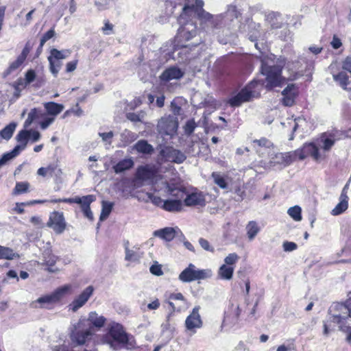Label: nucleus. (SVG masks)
<instances>
[{"label":"nucleus","mask_w":351,"mask_h":351,"mask_svg":"<svg viewBox=\"0 0 351 351\" xmlns=\"http://www.w3.org/2000/svg\"><path fill=\"white\" fill-rule=\"evenodd\" d=\"M285 64V58H276L274 54L262 58L261 72L265 77L267 89L271 90L285 84V77L282 75V69Z\"/></svg>","instance_id":"1"},{"label":"nucleus","mask_w":351,"mask_h":351,"mask_svg":"<svg viewBox=\"0 0 351 351\" xmlns=\"http://www.w3.org/2000/svg\"><path fill=\"white\" fill-rule=\"evenodd\" d=\"M263 84L259 81L254 80L242 88L237 95L232 96L228 100V104L232 107H239L243 103L248 102L254 98H257L261 95Z\"/></svg>","instance_id":"2"},{"label":"nucleus","mask_w":351,"mask_h":351,"mask_svg":"<svg viewBox=\"0 0 351 351\" xmlns=\"http://www.w3.org/2000/svg\"><path fill=\"white\" fill-rule=\"evenodd\" d=\"M331 316L330 320L339 326L341 330H345L344 324L346 323V319L351 317V302H350V297L345 304L337 303L335 304L330 308Z\"/></svg>","instance_id":"3"},{"label":"nucleus","mask_w":351,"mask_h":351,"mask_svg":"<svg viewBox=\"0 0 351 351\" xmlns=\"http://www.w3.org/2000/svg\"><path fill=\"white\" fill-rule=\"evenodd\" d=\"M213 271L210 269H199L193 263H190L179 275V280L182 282H191L195 280L211 278Z\"/></svg>","instance_id":"4"},{"label":"nucleus","mask_w":351,"mask_h":351,"mask_svg":"<svg viewBox=\"0 0 351 351\" xmlns=\"http://www.w3.org/2000/svg\"><path fill=\"white\" fill-rule=\"evenodd\" d=\"M136 176L139 180L148 182L152 184H156L161 181L164 185H167V180L163 181V177L158 173V167L156 165H147L141 166L136 171Z\"/></svg>","instance_id":"5"},{"label":"nucleus","mask_w":351,"mask_h":351,"mask_svg":"<svg viewBox=\"0 0 351 351\" xmlns=\"http://www.w3.org/2000/svg\"><path fill=\"white\" fill-rule=\"evenodd\" d=\"M92 335L90 328L87 327V322L82 319L73 326L71 330V339L78 345H84L87 339Z\"/></svg>","instance_id":"6"},{"label":"nucleus","mask_w":351,"mask_h":351,"mask_svg":"<svg viewBox=\"0 0 351 351\" xmlns=\"http://www.w3.org/2000/svg\"><path fill=\"white\" fill-rule=\"evenodd\" d=\"M178 121L176 117L171 115L161 117L157 124V131L162 136H173L177 132Z\"/></svg>","instance_id":"7"},{"label":"nucleus","mask_w":351,"mask_h":351,"mask_svg":"<svg viewBox=\"0 0 351 351\" xmlns=\"http://www.w3.org/2000/svg\"><path fill=\"white\" fill-rule=\"evenodd\" d=\"M342 134L339 131L324 132L316 140V144L324 152H329L335 143L341 139Z\"/></svg>","instance_id":"8"},{"label":"nucleus","mask_w":351,"mask_h":351,"mask_svg":"<svg viewBox=\"0 0 351 351\" xmlns=\"http://www.w3.org/2000/svg\"><path fill=\"white\" fill-rule=\"evenodd\" d=\"M199 309L200 307L199 306L194 307L185 320L186 330L190 332L191 335L195 334L197 330L201 328L203 325V322L199 315Z\"/></svg>","instance_id":"9"},{"label":"nucleus","mask_w":351,"mask_h":351,"mask_svg":"<svg viewBox=\"0 0 351 351\" xmlns=\"http://www.w3.org/2000/svg\"><path fill=\"white\" fill-rule=\"evenodd\" d=\"M294 155L301 160L308 156H311L317 161L321 158V154L316 142L304 144L301 149L294 152Z\"/></svg>","instance_id":"10"},{"label":"nucleus","mask_w":351,"mask_h":351,"mask_svg":"<svg viewBox=\"0 0 351 351\" xmlns=\"http://www.w3.org/2000/svg\"><path fill=\"white\" fill-rule=\"evenodd\" d=\"M66 226L63 213L53 211L50 214L47 226L53 229L56 234L62 233L66 228Z\"/></svg>","instance_id":"11"},{"label":"nucleus","mask_w":351,"mask_h":351,"mask_svg":"<svg viewBox=\"0 0 351 351\" xmlns=\"http://www.w3.org/2000/svg\"><path fill=\"white\" fill-rule=\"evenodd\" d=\"M94 291L93 286L87 287L69 305V308L73 312H76L82 307L89 298L92 296Z\"/></svg>","instance_id":"12"},{"label":"nucleus","mask_w":351,"mask_h":351,"mask_svg":"<svg viewBox=\"0 0 351 351\" xmlns=\"http://www.w3.org/2000/svg\"><path fill=\"white\" fill-rule=\"evenodd\" d=\"M165 160L180 164L183 162L186 157L181 151L172 147H167L160 152Z\"/></svg>","instance_id":"13"},{"label":"nucleus","mask_w":351,"mask_h":351,"mask_svg":"<svg viewBox=\"0 0 351 351\" xmlns=\"http://www.w3.org/2000/svg\"><path fill=\"white\" fill-rule=\"evenodd\" d=\"M295 156L293 152L286 153H276L274 156L271 157L269 164L270 166L274 167L276 165H289L295 159Z\"/></svg>","instance_id":"14"},{"label":"nucleus","mask_w":351,"mask_h":351,"mask_svg":"<svg viewBox=\"0 0 351 351\" xmlns=\"http://www.w3.org/2000/svg\"><path fill=\"white\" fill-rule=\"evenodd\" d=\"M109 334L112 339L122 344H125L128 341L127 333L123 330V326L117 323H113L110 328Z\"/></svg>","instance_id":"15"},{"label":"nucleus","mask_w":351,"mask_h":351,"mask_svg":"<svg viewBox=\"0 0 351 351\" xmlns=\"http://www.w3.org/2000/svg\"><path fill=\"white\" fill-rule=\"evenodd\" d=\"M197 15L201 21L208 22L214 28H217L223 19V14L213 16L204 9L197 11Z\"/></svg>","instance_id":"16"},{"label":"nucleus","mask_w":351,"mask_h":351,"mask_svg":"<svg viewBox=\"0 0 351 351\" xmlns=\"http://www.w3.org/2000/svg\"><path fill=\"white\" fill-rule=\"evenodd\" d=\"M206 199L204 195L202 192H193L188 194L184 199V204L187 206L205 205Z\"/></svg>","instance_id":"17"},{"label":"nucleus","mask_w":351,"mask_h":351,"mask_svg":"<svg viewBox=\"0 0 351 351\" xmlns=\"http://www.w3.org/2000/svg\"><path fill=\"white\" fill-rule=\"evenodd\" d=\"M178 231V228L166 227L155 230L153 235L166 241H171L175 238Z\"/></svg>","instance_id":"18"},{"label":"nucleus","mask_w":351,"mask_h":351,"mask_svg":"<svg viewBox=\"0 0 351 351\" xmlns=\"http://www.w3.org/2000/svg\"><path fill=\"white\" fill-rule=\"evenodd\" d=\"M297 89L294 84L288 85L282 92V104L286 106H291L295 101Z\"/></svg>","instance_id":"19"},{"label":"nucleus","mask_w":351,"mask_h":351,"mask_svg":"<svg viewBox=\"0 0 351 351\" xmlns=\"http://www.w3.org/2000/svg\"><path fill=\"white\" fill-rule=\"evenodd\" d=\"M125 260L130 262H137L143 256V252L139 247L133 246L132 248L128 247V242L125 244Z\"/></svg>","instance_id":"20"},{"label":"nucleus","mask_w":351,"mask_h":351,"mask_svg":"<svg viewBox=\"0 0 351 351\" xmlns=\"http://www.w3.org/2000/svg\"><path fill=\"white\" fill-rule=\"evenodd\" d=\"M95 196L93 195H85L84 196L83 202L80 204L82 211L83 212L84 216L90 221H93L94 217L93 212L90 210V205L92 202H95Z\"/></svg>","instance_id":"21"},{"label":"nucleus","mask_w":351,"mask_h":351,"mask_svg":"<svg viewBox=\"0 0 351 351\" xmlns=\"http://www.w3.org/2000/svg\"><path fill=\"white\" fill-rule=\"evenodd\" d=\"M184 73L177 67H170L166 69L160 75L162 81H170L172 80H178L183 76Z\"/></svg>","instance_id":"22"},{"label":"nucleus","mask_w":351,"mask_h":351,"mask_svg":"<svg viewBox=\"0 0 351 351\" xmlns=\"http://www.w3.org/2000/svg\"><path fill=\"white\" fill-rule=\"evenodd\" d=\"M133 149L138 153L144 155L152 154L154 150L153 146L145 140H140L136 142L133 146Z\"/></svg>","instance_id":"23"},{"label":"nucleus","mask_w":351,"mask_h":351,"mask_svg":"<svg viewBox=\"0 0 351 351\" xmlns=\"http://www.w3.org/2000/svg\"><path fill=\"white\" fill-rule=\"evenodd\" d=\"M182 208V202L180 199H167L165 200L162 206L166 211L169 212H178L180 211Z\"/></svg>","instance_id":"24"},{"label":"nucleus","mask_w":351,"mask_h":351,"mask_svg":"<svg viewBox=\"0 0 351 351\" xmlns=\"http://www.w3.org/2000/svg\"><path fill=\"white\" fill-rule=\"evenodd\" d=\"M44 107L47 113L55 118L56 116L59 114L63 110L64 106L60 104H57L53 101L47 102L44 104Z\"/></svg>","instance_id":"25"},{"label":"nucleus","mask_w":351,"mask_h":351,"mask_svg":"<svg viewBox=\"0 0 351 351\" xmlns=\"http://www.w3.org/2000/svg\"><path fill=\"white\" fill-rule=\"evenodd\" d=\"M88 322H90L93 326L96 328H101L104 326L106 322V318L102 315H99L95 311H92L89 313L88 319H86Z\"/></svg>","instance_id":"26"},{"label":"nucleus","mask_w":351,"mask_h":351,"mask_svg":"<svg viewBox=\"0 0 351 351\" xmlns=\"http://www.w3.org/2000/svg\"><path fill=\"white\" fill-rule=\"evenodd\" d=\"M234 271L233 266L222 265L218 269L217 275L220 279L230 280L232 278Z\"/></svg>","instance_id":"27"},{"label":"nucleus","mask_w":351,"mask_h":351,"mask_svg":"<svg viewBox=\"0 0 351 351\" xmlns=\"http://www.w3.org/2000/svg\"><path fill=\"white\" fill-rule=\"evenodd\" d=\"M133 166L134 161L132 158H128L119 161L113 167V169L116 173H119L131 169Z\"/></svg>","instance_id":"28"},{"label":"nucleus","mask_w":351,"mask_h":351,"mask_svg":"<svg viewBox=\"0 0 351 351\" xmlns=\"http://www.w3.org/2000/svg\"><path fill=\"white\" fill-rule=\"evenodd\" d=\"M72 287L71 285H65L56 289L51 295L56 302H58L66 295L69 294L71 291Z\"/></svg>","instance_id":"29"},{"label":"nucleus","mask_w":351,"mask_h":351,"mask_svg":"<svg viewBox=\"0 0 351 351\" xmlns=\"http://www.w3.org/2000/svg\"><path fill=\"white\" fill-rule=\"evenodd\" d=\"M348 199L349 198L339 197V202L331 210V215L333 216H337L346 212L348 208Z\"/></svg>","instance_id":"30"},{"label":"nucleus","mask_w":351,"mask_h":351,"mask_svg":"<svg viewBox=\"0 0 351 351\" xmlns=\"http://www.w3.org/2000/svg\"><path fill=\"white\" fill-rule=\"evenodd\" d=\"M138 138V135L127 129L122 131L120 134V140L123 146H126L132 143Z\"/></svg>","instance_id":"31"},{"label":"nucleus","mask_w":351,"mask_h":351,"mask_svg":"<svg viewBox=\"0 0 351 351\" xmlns=\"http://www.w3.org/2000/svg\"><path fill=\"white\" fill-rule=\"evenodd\" d=\"M71 54V51L69 49L58 50L56 49H52L50 51V56L48 57L53 60L60 61L67 58Z\"/></svg>","instance_id":"32"},{"label":"nucleus","mask_w":351,"mask_h":351,"mask_svg":"<svg viewBox=\"0 0 351 351\" xmlns=\"http://www.w3.org/2000/svg\"><path fill=\"white\" fill-rule=\"evenodd\" d=\"M20 152L21 146H16L11 152L4 154L0 158V168L15 158Z\"/></svg>","instance_id":"33"},{"label":"nucleus","mask_w":351,"mask_h":351,"mask_svg":"<svg viewBox=\"0 0 351 351\" xmlns=\"http://www.w3.org/2000/svg\"><path fill=\"white\" fill-rule=\"evenodd\" d=\"M211 176L214 180V183L219 187L222 189H228V185L226 181V176L221 175L219 172H213Z\"/></svg>","instance_id":"34"},{"label":"nucleus","mask_w":351,"mask_h":351,"mask_svg":"<svg viewBox=\"0 0 351 351\" xmlns=\"http://www.w3.org/2000/svg\"><path fill=\"white\" fill-rule=\"evenodd\" d=\"M39 304L40 308H47V306L51 304L56 303L51 293L43 295L42 297L38 298L36 301L34 302V304L35 307H37L36 304Z\"/></svg>","instance_id":"35"},{"label":"nucleus","mask_w":351,"mask_h":351,"mask_svg":"<svg viewBox=\"0 0 351 351\" xmlns=\"http://www.w3.org/2000/svg\"><path fill=\"white\" fill-rule=\"evenodd\" d=\"M43 114L42 113L40 110L33 108L28 114L27 119L25 121L24 127L28 128L33 121L38 119L41 117H43Z\"/></svg>","instance_id":"36"},{"label":"nucleus","mask_w":351,"mask_h":351,"mask_svg":"<svg viewBox=\"0 0 351 351\" xmlns=\"http://www.w3.org/2000/svg\"><path fill=\"white\" fill-rule=\"evenodd\" d=\"M114 204L112 202L102 201L101 202V212L99 217L100 221H104L110 215Z\"/></svg>","instance_id":"37"},{"label":"nucleus","mask_w":351,"mask_h":351,"mask_svg":"<svg viewBox=\"0 0 351 351\" xmlns=\"http://www.w3.org/2000/svg\"><path fill=\"white\" fill-rule=\"evenodd\" d=\"M43 261L45 262V263L49 266V267L47 268V270L50 272H54L55 270L51 269V267L54 266V265L56 264V261H57V259L58 258L53 255V254H51L49 251H45L44 253H43Z\"/></svg>","instance_id":"38"},{"label":"nucleus","mask_w":351,"mask_h":351,"mask_svg":"<svg viewBox=\"0 0 351 351\" xmlns=\"http://www.w3.org/2000/svg\"><path fill=\"white\" fill-rule=\"evenodd\" d=\"M333 79L335 82H338L344 90H347V86L349 84V78L346 73L340 72L338 74L333 75Z\"/></svg>","instance_id":"39"},{"label":"nucleus","mask_w":351,"mask_h":351,"mask_svg":"<svg viewBox=\"0 0 351 351\" xmlns=\"http://www.w3.org/2000/svg\"><path fill=\"white\" fill-rule=\"evenodd\" d=\"M18 255L8 247L0 245V259L12 260Z\"/></svg>","instance_id":"40"},{"label":"nucleus","mask_w":351,"mask_h":351,"mask_svg":"<svg viewBox=\"0 0 351 351\" xmlns=\"http://www.w3.org/2000/svg\"><path fill=\"white\" fill-rule=\"evenodd\" d=\"M16 127L15 123H10L0 131V136L5 140H9L12 136Z\"/></svg>","instance_id":"41"},{"label":"nucleus","mask_w":351,"mask_h":351,"mask_svg":"<svg viewBox=\"0 0 351 351\" xmlns=\"http://www.w3.org/2000/svg\"><path fill=\"white\" fill-rule=\"evenodd\" d=\"M287 214L295 221H300L302 217V208L299 206L290 207L287 210Z\"/></svg>","instance_id":"42"},{"label":"nucleus","mask_w":351,"mask_h":351,"mask_svg":"<svg viewBox=\"0 0 351 351\" xmlns=\"http://www.w3.org/2000/svg\"><path fill=\"white\" fill-rule=\"evenodd\" d=\"M204 6V1L202 0H195V3L192 4V7L189 5H185L183 8V13L180 15V18L179 21L181 20V19L183 17L184 14H186L188 12L192 11L193 8H195V12L197 13V11L203 9ZM181 23V21H180Z\"/></svg>","instance_id":"43"},{"label":"nucleus","mask_w":351,"mask_h":351,"mask_svg":"<svg viewBox=\"0 0 351 351\" xmlns=\"http://www.w3.org/2000/svg\"><path fill=\"white\" fill-rule=\"evenodd\" d=\"M246 229L248 238L250 240H252L259 232V228L257 223L254 221H251L248 223Z\"/></svg>","instance_id":"44"},{"label":"nucleus","mask_w":351,"mask_h":351,"mask_svg":"<svg viewBox=\"0 0 351 351\" xmlns=\"http://www.w3.org/2000/svg\"><path fill=\"white\" fill-rule=\"evenodd\" d=\"M29 184L27 182H16V186L13 190V195H19L28 191Z\"/></svg>","instance_id":"45"},{"label":"nucleus","mask_w":351,"mask_h":351,"mask_svg":"<svg viewBox=\"0 0 351 351\" xmlns=\"http://www.w3.org/2000/svg\"><path fill=\"white\" fill-rule=\"evenodd\" d=\"M188 52V49L186 47H182L178 49H176L173 52V58L178 59L180 60H186L188 56H186V53Z\"/></svg>","instance_id":"46"},{"label":"nucleus","mask_w":351,"mask_h":351,"mask_svg":"<svg viewBox=\"0 0 351 351\" xmlns=\"http://www.w3.org/2000/svg\"><path fill=\"white\" fill-rule=\"evenodd\" d=\"M48 61L49 62V69L51 73L54 77H56L60 68L62 64L60 61L53 60L51 58H48Z\"/></svg>","instance_id":"47"},{"label":"nucleus","mask_w":351,"mask_h":351,"mask_svg":"<svg viewBox=\"0 0 351 351\" xmlns=\"http://www.w3.org/2000/svg\"><path fill=\"white\" fill-rule=\"evenodd\" d=\"M28 134V130H22L16 136L17 141L22 144L19 145L21 146V151L26 146L27 141L29 139Z\"/></svg>","instance_id":"48"},{"label":"nucleus","mask_w":351,"mask_h":351,"mask_svg":"<svg viewBox=\"0 0 351 351\" xmlns=\"http://www.w3.org/2000/svg\"><path fill=\"white\" fill-rule=\"evenodd\" d=\"M239 260V256L236 253H230L224 258V264L226 265L233 266Z\"/></svg>","instance_id":"49"},{"label":"nucleus","mask_w":351,"mask_h":351,"mask_svg":"<svg viewBox=\"0 0 351 351\" xmlns=\"http://www.w3.org/2000/svg\"><path fill=\"white\" fill-rule=\"evenodd\" d=\"M145 113L143 112H141L138 114L134 112H128L126 114V117L128 120L132 122H141L144 118Z\"/></svg>","instance_id":"50"},{"label":"nucleus","mask_w":351,"mask_h":351,"mask_svg":"<svg viewBox=\"0 0 351 351\" xmlns=\"http://www.w3.org/2000/svg\"><path fill=\"white\" fill-rule=\"evenodd\" d=\"M99 136L101 138L102 141L107 145H110L112 143V139L114 136V133L110 131L108 132H100Z\"/></svg>","instance_id":"51"},{"label":"nucleus","mask_w":351,"mask_h":351,"mask_svg":"<svg viewBox=\"0 0 351 351\" xmlns=\"http://www.w3.org/2000/svg\"><path fill=\"white\" fill-rule=\"evenodd\" d=\"M36 72L33 69L28 70L25 75V84L27 85L36 80Z\"/></svg>","instance_id":"52"},{"label":"nucleus","mask_w":351,"mask_h":351,"mask_svg":"<svg viewBox=\"0 0 351 351\" xmlns=\"http://www.w3.org/2000/svg\"><path fill=\"white\" fill-rule=\"evenodd\" d=\"M55 35V31L53 29H49L47 31L41 38L40 39V47L42 48L45 43L53 38Z\"/></svg>","instance_id":"53"},{"label":"nucleus","mask_w":351,"mask_h":351,"mask_svg":"<svg viewBox=\"0 0 351 351\" xmlns=\"http://www.w3.org/2000/svg\"><path fill=\"white\" fill-rule=\"evenodd\" d=\"M196 128V123L193 120H189L186 122L184 126L185 133L190 135L193 132Z\"/></svg>","instance_id":"54"},{"label":"nucleus","mask_w":351,"mask_h":351,"mask_svg":"<svg viewBox=\"0 0 351 351\" xmlns=\"http://www.w3.org/2000/svg\"><path fill=\"white\" fill-rule=\"evenodd\" d=\"M254 146L256 147L257 145L259 147H269L271 145V143L265 138H262L259 140H254L253 141Z\"/></svg>","instance_id":"55"},{"label":"nucleus","mask_w":351,"mask_h":351,"mask_svg":"<svg viewBox=\"0 0 351 351\" xmlns=\"http://www.w3.org/2000/svg\"><path fill=\"white\" fill-rule=\"evenodd\" d=\"M148 198L149 200L156 206H160L162 208V204L165 201H163L160 197L156 196L152 193H148Z\"/></svg>","instance_id":"56"},{"label":"nucleus","mask_w":351,"mask_h":351,"mask_svg":"<svg viewBox=\"0 0 351 351\" xmlns=\"http://www.w3.org/2000/svg\"><path fill=\"white\" fill-rule=\"evenodd\" d=\"M199 243L204 250L210 252H214V247L210 245L209 242L206 239L200 238L199 239Z\"/></svg>","instance_id":"57"},{"label":"nucleus","mask_w":351,"mask_h":351,"mask_svg":"<svg viewBox=\"0 0 351 351\" xmlns=\"http://www.w3.org/2000/svg\"><path fill=\"white\" fill-rule=\"evenodd\" d=\"M83 199H84V196H82V197L76 196L75 197H71V198L62 199L61 202H65V203H69V204L75 203V204L80 205L82 204V202H83Z\"/></svg>","instance_id":"58"},{"label":"nucleus","mask_w":351,"mask_h":351,"mask_svg":"<svg viewBox=\"0 0 351 351\" xmlns=\"http://www.w3.org/2000/svg\"><path fill=\"white\" fill-rule=\"evenodd\" d=\"M23 58V57H18V58L10 65L8 68L9 73L16 70L22 64V63L24 62Z\"/></svg>","instance_id":"59"},{"label":"nucleus","mask_w":351,"mask_h":351,"mask_svg":"<svg viewBox=\"0 0 351 351\" xmlns=\"http://www.w3.org/2000/svg\"><path fill=\"white\" fill-rule=\"evenodd\" d=\"M149 271L152 274L158 276L163 274L160 265L157 263L152 265L149 268Z\"/></svg>","instance_id":"60"},{"label":"nucleus","mask_w":351,"mask_h":351,"mask_svg":"<svg viewBox=\"0 0 351 351\" xmlns=\"http://www.w3.org/2000/svg\"><path fill=\"white\" fill-rule=\"evenodd\" d=\"M285 252H292L297 249V244L293 242L285 241L282 244Z\"/></svg>","instance_id":"61"},{"label":"nucleus","mask_w":351,"mask_h":351,"mask_svg":"<svg viewBox=\"0 0 351 351\" xmlns=\"http://www.w3.org/2000/svg\"><path fill=\"white\" fill-rule=\"evenodd\" d=\"M29 132V139L31 140L32 142H36L38 141L40 138V134L38 131L36 130H28Z\"/></svg>","instance_id":"62"},{"label":"nucleus","mask_w":351,"mask_h":351,"mask_svg":"<svg viewBox=\"0 0 351 351\" xmlns=\"http://www.w3.org/2000/svg\"><path fill=\"white\" fill-rule=\"evenodd\" d=\"M55 120L54 117H47L40 122V125L43 130L47 129Z\"/></svg>","instance_id":"63"},{"label":"nucleus","mask_w":351,"mask_h":351,"mask_svg":"<svg viewBox=\"0 0 351 351\" xmlns=\"http://www.w3.org/2000/svg\"><path fill=\"white\" fill-rule=\"evenodd\" d=\"M342 68L351 73V57L348 56L343 62Z\"/></svg>","instance_id":"64"}]
</instances>
